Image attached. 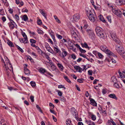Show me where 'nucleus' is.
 I'll use <instances>...</instances> for the list:
<instances>
[{"label": "nucleus", "mask_w": 125, "mask_h": 125, "mask_svg": "<svg viewBox=\"0 0 125 125\" xmlns=\"http://www.w3.org/2000/svg\"><path fill=\"white\" fill-rule=\"evenodd\" d=\"M27 65L25 64L24 65V73L27 76H29L30 74V70L27 68Z\"/></svg>", "instance_id": "nucleus-9"}, {"label": "nucleus", "mask_w": 125, "mask_h": 125, "mask_svg": "<svg viewBox=\"0 0 125 125\" xmlns=\"http://www.w3.org/2000/svg\"><path fill=\"white\" fill-rule=\"evenodd\" d=\"M117 79L115 76H114L111 77V82L114 83H115L117 82Z\"/></svg>", "instance_id": "nucleus-19"}, {"label": "nucleus", "mask_w": 125, "mask_h": 125, "mask_svg": "<svg viewBox=\"0 0 125 125\" xmlns=\"http://www.w3.org/2000/svg\"><path fill=\"white\" fill-rule=\"evenodd\" d=\"M98 55L100 58L102 59L104 57L103 55L99 52Z\"/></svg>", "instance_id": "nucleus-43"}, {"label": "nucleus", "mask_w": 125, "mask_h": 125, "mask_svg": "<svg viewBox=\"0 0 125 125\" xmlns=\"http://www.w3.org/2000/svg\"><path fill=\"white\" fill-rule=\"evenodd\" d=\"M77 81L78 82L80 83H82L83 82V79H78L77 80Z\"/></svg>", "instance_id": "nucleus-57"}, {"label": "nucleus", "mask_w": 125, "mask_h": 125, "mask_svg": "<svg viewBox=\"0 0 125 125\" xmlns=\"http://www.w3.org/2000/svg\"><path fill=\"white\" fill-rule=\"evenodd\" d=\"M86 31L89 35V37L92 40L95 37L94 32L92 30L90 29H87Z\"/></svg>", "instance_id": "nucleus-5"}, {"label": "nucleus", "mask_w": 125, "mask_h": 125, "mask_svg": "<svg viewBox=\"0 0 125 125\" xmlns=\"http://www.w3.org/2000/svg\"><path fill=\"white\" fill-rule=\"evenodd\" d=\"M37 23L38 25H40L42 24V22L41 20H38L37 21Z\"/></svg>", "instance_id": "nucleus-64"}, {"label": "nucleus", "mask_w": 125, "mask_h": 125, "mask_svg": "<svg viewBox=\"0 0 125 125\" xmlns=\"http://www.w3.org/2000/svg\"><path fill=\"white\" fill-rule=\"evenodd\" d=\"M75 69L80 73H81L82 71L84 70V69L81 68L79 66H75L74 67Z\"/></svg>", "instance_id": "nucleus-13"}, {"label": "nucleus", "mask_w": 125, "mask_h": 125, "mask_svg": "<svg viewBox=\"0 0 125 125\" xmlns=\"http://www.w3.org/2000/svg\"><path fill=\"white\" fill-rule=\"evenodd\" d=\"M99 52H97L96 51H93V53L94 54L95 56L97 55V54H98Z\"/></svg>", "instance_id": "nucleus-59"}, {"label": "nucleus", "mask_w": 125, "mask_h": 125, "mask_svg": "<svg viewBox=\"0 0 125 125\" xmlns=\"http://www.w3.org/2000/svg\"><path fill=\"white\" fill-rule=\"evenodd\" d=\"M45 48L47 49V50L49 52H51L50 51L51 50L50 49V46L47 43H45Z\"/></svg>", "instance_id": "nucleus-24"}, {"label": "nucleus", "mask_w": 125, "mask_h": 125, "mask_svg": "<svg viewBox=\"0 0 125 125\" xmlns=\"http://www.w3.org/2000/svg\"><path fill=\"white\" fill-rule=\"evenodd\" d=\"M22 34L24 37V40L26 41H28V38L27 36L25 34V33L23 31H22Z\"/></svg>", "instance_id": "nucleus-18"}, {"label": "nucleus", "mask_w": 125, "mask_h": 125, "mask_svg": "<svg viewBox=\"0 0 125 125\" xmlns=\"http://www.w3.org/2000/svg\"><path fill=\"white\" fill-rule=\"evenodd\" d=\"M99 37L102 38H104L105 37V34L102 30L100 32L97 34Z\"/></svg>", "instance_id": "nucleus-12"}, {"label": "nucleus", "mask_w": 125, "mask_h": 125, "mask_svg": "<svg viewBox=\"0 0 125 125\" xmlns=\"http://www.w3.org/2000/svg\"><path fill=\"white\" fill-rule=\"evenodd\" d=\"M10 22L8 23V24L10 29H13L15 27V23L13 20H10Z\"/></svg>", "instance_id": "nucleus-10"}, {"label": "nucleus", "mask_w": 125, "mask_h": 125, "mask_svg": "<svg viewBox=\"0 0 125 125\" xmlns=\"http://www.w3.org/2000/svg\"><path fill=\"white\" fill-rule=\"evenodd\" d=\"M49 106L51 107V109H53L54 107V105L51 103H49Z\"/></svg>", "instance_id": "nucleus-61"}, {"label": "nucleus", "mask_w": 125, "mask_h": 125, "mask_svg": "<svg viewBox=\"0 0 125 125\" xmlns=\"http://www.w3.org/2000/svg\"><path fill=\"white\" fill-rule=\"evenodd\" d=\"M30 41L32 43H35L36 42V41L35 40L32 39H31L30 40Z\"/></svg>", "instance_id": "nucleus-52"}, {"label": "nucleus", "mask_w": 125, "mask_h": 125, "mask_svg": "<svg viewBox=\"0 0 125 125\" xmlns=\"http://www.w3.org/2000/svg\"><path fill=\"white\" fill-rule=\"evenodd\" d=\"M40 12L41 13L43 16H45V15H46V13H45L42 10L40 9Z\"/></svg>", "instance_id": "nucleus-51"}, {"label": "nucleus", "mask_w": 125, "mask_h": 125, "mask_svg": "<svg viewBox=\"0 0 125 125\" xmlns=\"http://www.w3.org/2000/svg\"><path fill=\"white\" fill-rule=\"evenodd\" d=\"M16 47L21 52L23 53L24 52V51L23 49L20 48L19 46L16 45Z\"/></svg>", "instance_id": "nucleus-39"}, {"label": "nucleus", "mask_w": 125, "mask_h": 125, "mask_svg": "<svg viewBox=\"0 0 125 125\" xmlns=\"http://www.w3.org/2000/svg\"><path fill=\"white\" fill-rule=\"evenodd\" d=\"M45 55L47 59L49 61V62L48 63H52V61L50 60V58L49 56L46 54H45Z\"/></svg>", "instance_id": "nucleus-31"}, {"label": "nucleus", "mask_w": 125, "mask_h": 125, "mask_svg": "<svg viewBox=\"0 0 125 125\" xmlns=\"http://www.w3.org/2000/svg\"><path fill=\"white\" fill-rule=\"evenodd\" d=\"M46 70L44 68H41L39 69V72L41 73L44 74V73H45L46 72Z\"/></svg>", "instance_id": "nucleus-21"}, {"label": "nucleus", "mask_w": 125, "mask_h": 125, "mask_svg": "<svg viewBox=\"0 0 125 125\" xmlns=\"http://www.w3.org/2000/svg\"><path fill=\"white\" fill-rule=\"evenodd\" d=\"M112 10L113 12L115 14L118 16L121 17L122 14V12L119 9H115L112 8Z\"/></svg>", "instance_id": "nucleus-7"}, {"label": "nucleus", "mask_w": 125, "mask_h": 125, "mask_svg": "<svg viewBox=\"0 0 125 125\" xmlns=\"http://www.w3.org/2000/svg\"><path fill=\"white\" fill-rule=\"evenodd\" d=\"M30 98L32 102L34 101V97L32 96H30Z\"/></svg>", "instance_id": "nucleus-60"}, {"label": "nucleus", "mask_w": 125, "mask_h": 125, "mask_svg": "<svg viewBox=\"0 0 125 125\" xmlns=\"http://www.w3.org/2000/svg\"><path fill=\"white\" fill-rule=\"evenodd\" d=\"M117 45L115 46V49L117 52L119 54L121 53L123 51L124 48L121 45L122 43L120 41V43H116Z\"/></svg>", "instance_id": "nucleus-3"}, {"label": "nucleus", "mask_w": 125, "mask_h": 125, "mask_svg": "<svg viewBox=\"0 0 125 125\" xmlns=\"http://www.w3.org/2000/svg\"><path fill=\"white\" fill-rule=\"evenodd\" d=\"M36 107L37 108V109L39 110L40 112H41V113H42V111L41 110V108L38 105H36Z\"/></svg>", "instance_id": "nucleus-54"}, {"label": "nucleus", "mask_w": 125, "mask_h": 125, "mask_svg": "<svg viewBox=\"0 0 125 125\" xmlns=\"http://www.w3.org/2000/svg\"><path fill=\"white\" fill-rule=\"evenodd\" d=\"M80 50L82 53H84L85 52H86V51L85 50L82 49L81 48H80Z\"/></svg>", "instance_id": "nucleus-62"}, {"label": "nucleus", "mask_w": 125, "mask_h": 125, "mask_svg": "<svg viewBox=\"0 0 125 125\" xmlns=\"http://www.w3.org/2000/svg\"><path fill=\"white\" fill-rule=\"evenodd\" d=\"M79 29L82 34L83 35H84L85 33V30L83 29L82 26H80V27L79 28Z\"/></svg>", "instance_id": "nucleus-29"}, {"label": "nucleus", "mask_w": 125, "mask_h": 125, "mask_svg": "<svg viewBox=\"0 0 125 125\" xmlns=\"http://www.w3.org/2000/svg\"><path fill=\"white\" fill-rule=\"evenodd\" d=\"M24 39H23V38H20L19 39V40L20 42H22L23 43H28V41H25V40H24Z\"/></svg>", "instance_id": "nucleus-30"}, {"label": "nucleus", "mask_w": 125, "mask_h": 125, "mask_svg": "<svg viewBox=\"0 0 125 125\" xmlns=\"http://www.w3.org/2000/svg\"><path fill=\"white\" fill-rule=\"evenodd\" d=\"M108 96L111 98L115 99L116 100L117 99V98L115 95L114 94H110L108 95Z\"/></svg>", "instance_id": "nucleus-20"}, {"label": "nucleus", "mask_w": 125, "mask_h": 125, "mask_svg": "<svg viewBox=\"0 0 125 125\" xmlns=\"http://www.w3.org/2000/svg\"><path fill=\"white\" fill-rule=\"evenodd\" d=\"M56 92L58 93V94L59 96H61L62 95V93L60 91L58 90H57Z\"/></svg>", "instance_id": "nucleus-46"}, {"label": "nucleus", "mask_w": 125, "mask_h": 125, "mask_svg": "<svg viewBox=\"0 0 125 125\" xmlns=\"http://www.w3.org/2000/svg\"><path fill=\"white\" fill-rule=\"evenodd\" d=\"M64 78L69 83H71V81H70V80L68 79L67 76H65L64 77Z\"/></svg>", "instance_id": "nucleus-41"}, {"label": "nucleus", "mask_w": 125, "mask_h": 125, "mask_svg": "<svg viewBox=\"0 0 125 125\" xmlns=\"http://www.w3.org/2000/svg\"><path fill=\"white\" fill-rule=\"evenodd\" d=\"M67 44L70 47H73V44L70 41H69L67 42Z\"/></svg>", "instance_id": "nucleus-26"}, {"label": "nucleus", "mask_w": 125, "mask_h": 125, "mask_svg": "<svg viewBox=\"0 0 125 125\" xmlns=\"http://www.w3.org/2000/svg\"><path fill=\"white\" fill-rule=\"evenodd\" d=\"M73 19L75 21H78L80 19L79 15L78 14L74 15L73 16Z\"/></svg>", "instance_id": "nucleus-14"}, {"label": "nucleus", "mask_w": 125, "mask_h": 125, "mask_svg": "<svg viewBox=\"0 0 125 125\" xmlns=\"http://www.w3.org/2000/svg\"><path fill=\"white\" fill-rule=\"evenodd\" d=\"M22 19L25 21H28L29 19L27 16L26 15H24L22 17Z\"/></svg>", "instance_id": "nucleus-23"}, {"label": "nucleus", "mask_w": 125, "mask_h": 125, "mask_svg": "<svg viewBox=\"0 0 125 125\" xmlns=\"http://www.w3.org/2000/svg\"><path fill=\"white\" fill-rule=\"evenodd\" d=\"M28 31L29 32V33L30 34H31V35L32 36H35L36 35V34L34 32H32L30 30H28Z\"/></svg>", "instance_id": "nucleus-38"}, {"label": "nucleus", "mask_w": 125, "mask_h": 125, "mask_svg": "<svg viewBox=\"0 0 125 125\" xmlns=\"http://www.w3.org/2000/svg\"><path fill=\"white\" fill-rule=\"evenodd\" d=\"M114 86L115 87H116L117 88H119V86L118 85V84L116 83H114Z\"/></svg>", "instance_id": "nucleus-58"}, {"label": "nucleus", "mask_w": 125, "mask_h": 125, "mask_svg": "<svg viewBox=\"0 0 125 125\" xmlns=\"http://www.w3.org/2000/svg\"><path fill=\"white\" fill-rule=\"evenodd\" d=\"M54 19L56 20V21L58 23H61V22L60 20L57 17L55 16L54 15Z\"/></svg>", "instance_id": "nucleus-33"}, {"label": "nucleus", "mask_w": 125, "mask_h": 125, "mask_svg": "<svg viewBox=\"0 0 125 125\" xmlns=\"http://www.w3.org/2000/svg\"><path fill=\"white\" fill-rule=\"evenodd\" d=\"M91 117L92 120L94 121H95L96 119V116L92 114H91Z\"/></svg>", "instance_id": "nucleus-32"}, {"label": "nucleus", "mask_w": 125, "mask_h": 125, "mask_svg": "<svg viewBox=\"0 0 125 125\" xmlns=\"http://www.w3.org/2000/svg\"><path fill=\"white\" fill-rule=\"evenodd\" d=\"M56 46H54V49L56 53H58L60 51L59 50L58 48V47L56 45H55Z\"/></svg>", "instance_id": "nucleus-28"}, {"label": "nucleus", "mask_w": 125, "mask_h": 125, "mask_svg": "<svg viewBox=\"0 0 125 125\" xmlns=\"http://www.w3.org/2000/svg\"><path fill=\"white\" fill-rule=\"evenodd\" d=\"M102 92L103 94H105L107 92L106 89H103Z\"/></svg>", "instance_id": "nucleus-55"}, {"label": "nucleus", "mask_w": 125, "mask_h": 125, "mask_svg": "<svg viewBox=\"0 0 125 125\" xmlns=\"http://www.w3.org/2000/svg\"><path fill=\"white\" fill-rule=\"evenodd\" d=\"M62 57H65L67 55V52L65 51H64L62 52Z\"/></svg>", "instance_id": "nucleus-36"}, {"label": "nucleus", "mask_w": 125, "mask_h": 125, "mask_svg": "<svg viewBox=\"0 0 125 125\" xmlns=\"http://www.w3.org/2000/svg\"><path fill=\"white\" fill-rule=\"evenodd\" d=\"M123 58L125 57V52L124 51V50L122 53L119 54Z\"/></svg>", "instance_id": "nucleus-37"}, {"label": "nucleus", "mask_w": 125, "mask_h": 125, "mask_svg": "<svg viewBox=\"0 0 125 125\" xmlns=\"http://www.w3.org/2000/svg\"><path fill=\"white\" fill-rule=\"evenodd\" d=\"M71 112L75 117L76 118L77 113L75 108L74 107H72L71 108Z\"/></svg>", "instance_id": "nucleus-11"}, {"label": "nucleus", "mask_w": 125, "mask_h": 125, "mask_svg": "<svg viewBox=\"0 0 125 125\" xmlns=\"http://www.w3.org/2000/svg\"><path fill=\"white\" fill-rule=\"evenodd\" d=\"M57 65L60 69V71H63L64 68L63 65L62 64L59 63H58L57 64Z\"/></svg>", "instance_id": "nucleus-17"}, {"label": "nucleus", "mask_w": 125, "mask_h": 125, "mask_svg": "<svg viewBox=\"0 0 125 125\" xmlns=\"http://www.w3.org/2000/svg\"><path fill=\"white\" fill-rule=\"evenodd\" d=\"M61 100L62 101H65V98L63 96H62L61 97Z\"/></svg>", "instance_id": "nucleus-63"}, {"label": "nucleus", "mask_w": 125, "mask_h": 125, "mask_svg": "<svg viewBox=\"0 0 125 125\" xmlns=\"http://www.w3.org/2000/svg\"><path fill=\"white\" fill-rule=\"evenodd\" d=\"M56 36L59 39H61L62 38V36L61 35H60L58 34H57Z\"/></svg>", "instance_id": "nucleus-50"}, {"label": "nucleus", "mask_w": 125, "mask_h": 125, "mask_svg": "<svg viewBox=\"0 0 125 125\" xmlns=\"http://www.w3.org/2000/svg\"><path fill=\"white\" fill-rule=\"evenodd\" d=\"M106 17L108 21L110 23H111V16L109 15L107 16Z\"/></svg>", "instance_id": "nucleus-40"}, {"label": "nucleus", "mask_w": 125, "mask_h": 125, "mask_svg": "<svg viewBox=\"0 0 125 125\" xmlns=\"http://www.w3.org/2000/svg\"><path fill=\"white\" fill-rule=\"evenodd\" d=\"M86 14L89 19L92 22H94L97 20V17L94 10H86Z\"/></svg>", "instance_id": "nucleus-1"}, {"label": "nucleus", "mask_w": 125, "mask_h": 125, "mask_svg": "<svg viewBox=\"0 0 125 125\" xmlns=\"http://www.w3.org/2000/svg\"><path fill=\"white\" fill-rule=\"evenodd\" d=\"M58 88H63L64 89H66L65 87H64V86L62 85H59Z\"/></svg>", "instance_id": "nucleus-56"}, {"label": "nucleus", "mask_w": 125, "mask_h": 125, "mask_svg": "<svg viewBox=\"0 0 125 125\" xmlns=\"http://www.w3.org/2000/svg\"><path fill=\"white\" fill-rule=\"evenodd\" d=\"M71 56L72 58L73 59H75L76 58V56L74 54H72L71 55Z\"/></svg>", "instance_id": "nucleus-53"}, {"label": "nucleus", "mask_w": 125, "mask_h": 125, "mask_svg": "<svg viewBox=\"0 0 125 125\" xmlns=\"http://www.w3.org/2000/svg\"><path fill=\"white\" fill-rule=\"evenodd\" d=\"M86 122L89 125H95L94 123L91 120H86Z\"/></svg>", "instance_id": "nucleus-25"}, {"label": "nucleus", "mask_w": 125, "mask_h": 125, "mask_svg": "<svg viewBox=\"0 0 125 125\" xmlns=\"http://www.w3.org/2000/svg\"><path fill=\"white\" fill-rule=\"evenodd\" d=\"M115 3L116 4L118 5H120L122 4L123 2L122 0H116Z\"/></svg>", "instance_id": "nucleus-22"}, {"label": "nucleus", "mask_w": 125, "mask_h": 125, "mask_svg": "<svg viewBox=\"0 0 125 125\" xmlns=\"http://www.w3.org/2000/svg\"><path fill=\"white\" fill-rule=\"evenodd\" d=\"M102 30V29L99 27H97L95 29V31L97 34L100 32Z\"/></svg>", "instance_id": "nucleus-16"}, {"label": "nucleus", "mask_w": 125, "mask_h": 125, "mask_svg": "<svg viewBox=\"0 0 125 125\" xmlns=\"http://www.w3.org/2000/svg\"><path fill=\"white\" fill-rule=\"evenodd\" d=\"M80 55L81 56L83 57L84 58L88 60H89L86 57V56L84 54H80Z\"/></svg>", "instance_id": "nucleus-45"}, {"label": "nucleus", "mask_w": 125, "mask_h": 125, "mask_svg": "<svg viewBox=\"0 0 125 125\" xmlns=\"http://www.w3.org/2000/svg\"><path fill=\"white\" fill-rule=\"evenodd\" d=\"M93 71L91 70H89L88 71V74L90 75H92Z\"/></svg>", "instance_id": "nucleus-48"}, {"label": "nucleus", "mask_w": 125, "mask_h": 125, "mask_svg": "<svg viewBox=\"0 0 125 125\" xmlns=\"http://www.w3.org/2000/svg\"><path fill=\"white\" fill-rule=\"evenodd\" d=\"M6 59H7V60L5 61V62L7 66H9L10 68H9V71H13V67L11 65L10 63V61L8 58L7 57H6Z\"/></svg>", "instance_id": "nucleus-8"}, {"label": "nucleus", "mask_w": 125, "mask_h": 125, "mask_svg": "<svg viewBox=\"0 0 125 125\" xmlns=\"http://www.w3.org/2000/svg\"><path fill=\"white\" fill-rule=\"evenodd\" d=\"M118 73L121 78H125V74L123 73H122L120 71H118Z\"/></svg>", "instance_id": "nucleus-27"}, {"label": "nucleus", "mask_w": 125, "mask_h": 125, "mask_svg": "<svg viewBox=\"0 0 125 125\" xmlns=\"http://www.w3.org/2000/svg\"><path fill=\"white\" fill-rule=\"evenodd\" d=\"M51 67L53 71L56 70V67L53 64L51 66Z\"/></svg>", "instance_id": "nucleus-49"}, {"label": "nucleus", "mask_w": 125, "mask_h": 125, "mask_svg": "<svg viewBox=\"0 0 125 125\" xmlns=\"http://www.w3.org/2000/svg\"><path fill=\"white\" fill-rule=\"evenodd\" d=\"M30 83L33 87H34L36 85L35 83L33 81H31L30 82Z\"/></svg>", "instance_id": "nucleus-35"}, {"label": "nucleus", "mask_w": 125, "mask_h": 125, "mask_svg": "<svg viewBox=\"0 0 125 125\" xmlns=\"http://www.w3.org/2000/svg\"><path fill=\"white\" fill-rule=\"evenodd\" d=\"M100 49L101 50L104 52L108 56H114L115 58H117V56H115L114 54L108 49V48L105 45H102L100 47Z\"/></svg>", "instance_id": "nucleus-2"}, {"label": "nucleus", "mask_w": 125, "mask_h": 125, "mask_svg": "<svg viewBox=\"0 0 125 125\" xmlns=\"http://www.w3.org/2000/svg\"><path fill=\"white\" fill-rule=\"evenodd\" d=\"M71 123V121L70 120L68 119L66 120V124L67 125H70Z\"/></svg>", "instance_id": "nucleus-47"}, {"label": "nucleus", "mask_w": 125, "mask_h": 125, "mask_svg": "<svg viewBox=\"0 0 125 125\" xmlns=\"http://www.w3.org/2000/svg\"><path fill=\"white\" fill-rule=\"evenodd\" d=\"M37 31L38 33L40 34H43V32L41 30L38 29Z\"/></svg>", "instance_id": "nucleus-44"}, {"label": "nucleus", "mask_w": 125, "mask_h": 125, "mask_svg": "<svg viewBox=\"0 0 125 125\" xmlns=\"http://www.w3.org/2000/svg\"><path fill=\"white\" fill-rule=\"evenodd\" d=\"M82 46L83 47H85V48H88L89 47L88 46V45L86 43H84V44H83L82 45Z\"/></svg>", "instance_id": "nucleus-42"}, {"label": "nucleus", "mask_w": 125, "mask_h": 125, "mask_svg": "<svg viewBox=\"0 0 125 125\" xmlns=\"http://www.w3.org/2000/svg\"><path fill=\"white\" fill-rule=\"evenodd\" d=\"M111 36L112 39L116 42V43H120V41L116 38V34L115 32H112L111 33Z\"/></svg>", "instance_id": "nucleus-6"}, {"label": "nucleus", "mask_w": 125, "mask_h": 125, "mask_svg": "<svg viewBox=\"0 0 125 125\" xmlns=\"http://www.w3.org/2000/svg\"><path fill=\"white\" fill-rule=\"evenodd\" d=\"M7 44L10 47H12L14 46V45L12 42L10 40L8 41Z\"/></svg>", "instance_id": "nucleus-34"}, {"label": "nucleus", "mask_w": 125, "mask_h": 125, "mask_svg": "<svg viewBox=\"0 0 125 125\" xmlns=\"http://www.w3.org/2000/svg\"><path fill=\"white\" fill-rule=\"evenodd\" d=\"M1 60V62L4 63V65H3L4 70L5 71V73H6L7 75L9 76L10 73L9 72V69L8 67L7 66L6 64H5V62L3 59H2Z\"/></svg>", "instance_id": "nucleus-4"}, {"label": "nucleus", "mask_w": 125, "mask_h": 125, "mask_svg": "<svg viewBox=\"0 0 125 125\" xmlns=\"http://www.w3.org/2000/svg\"><path fill=\"white\" fill-rule=\"evenodd\" d=\"M90 101L91 102L90 104H91L94 106H97V103L93 99L91 98L90 100Z\"/></svg>", "instance_id": "nucleus-15"}]
</instances>
